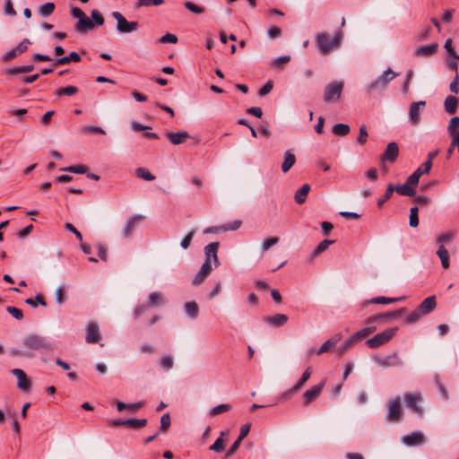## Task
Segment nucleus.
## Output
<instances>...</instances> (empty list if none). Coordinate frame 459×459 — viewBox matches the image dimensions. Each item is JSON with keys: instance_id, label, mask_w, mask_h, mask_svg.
Returning a JSON list of instances; mask_svg holds the SVG:
<instances>
[{"instance_id": "nucleus-1", "label": "nucleus", "mask_w": 459, "mask_h": 459, "mask_svg": "<svg viewBox=\"0 0 459 459\" xmlns=\"http://www.w3.org/2000/svg\"><path fill=\"white\" fill-rule=\"evenodd\" d=\"M219 247L220 244L218 242H212L204 247L205 259L199 272L196 273L193 284L199 285L203 283L212 271L220 265L217 255Z\"/></svg>"}, {"instance_id": "nucleus-2", "label": "nucleus", "mask_w": 459, "mask_h": 459, "mask_svg": "<svg viewBox=\"0 0 459 459\" xmlns=\"http://www.w3.org/2000/svg\"><path fill=\"white\" fill-rule=\"evenodd\" d=\"M219 247L220 244L218 242H212L204 247L205 259L199 272L196 273L193 284L199 285L203 283L212 271L220 265L217 255Z\"/></svg>"}, {"instance_id": "nucleus-3", "label": "nucleus", "mask_w": 459, "mask_h": 459, "mask_svg": "<svg viewBox=\"0 0 459 459\" xmlns=\"http://www.w3.org/2000/svg\"><path fill=\"white\" fill-rule=\"evenodd\" d=\"M342 39L343 33L342 31H337L333 37L325 32H319L315 38L318 51L322 55H328L333 50L339 48Z\"/></svg>"}, {"instance_id": "nucleus-4", "label": "nucleus", "mask_w": 459, "mask_h": 459, "mask_svg": "<svg viewBox=\"0 0 459 459\" xmlns=\"http://www.w3.org/2000/svg\"><path fill=\"white\" fill-rule=\"evenodd\" d=\"M374 331L375 327H365L352 334L349 339L345 341H343L342 333H336L331 338L326 340L323 344H337L341 342H343V344H354L356 342H361Z\"/></svg>"}, {"instance_id": "nucleus-5", "label": "nucleus", "mask_w": 459, "mask_h": 459, "mask_svg": "<svg viewBox=\"0 0 459 459\" xmlns=\"http://www.w3.org/2000/svg\"><path fill=\"white\" fill-rule=\"evenodd\" d=\"M47 346H14L7 353L14 358L30 359L43 354Z\"/></svg>"}, {"instance_id": "nucleus-6", "label": "nucleus", "mask_w": 459, "mask_h": 459, "mask_svg": "<svg viewBox=\"0 0 459 459\" xmlns=\"http://www.w3.org/2000/svg\"><path fill=\"white\" fill-rule=\"evenodd\" d=\"M397 76L398 74L394 72L391 68H387L380 76L368 83L366 86V90L368 93L375 91H382L385 89L388 83Z\"/></svg>"}, {"instance_id": "nucleus-7", "label": "nucleus", "mask_w": 459, "mask_h": 459, "mask_svg": "<svg viewBox=\"0 0 459 459\" xmlns=\"http://www.w3.org/2000/svg\"><path fill=\"white\" fill-rule=\"evenodd\" d=\"M343 87V81H334L327 84L325 88L324 100L325 102H331L340 100Z\"/></svg>"}, {"instance_id": "nucleus-8", "label": "nucleus", "mask_w": 459, "mask_h": 459, "mask_svg": "<svg viewBox=\"0 0 459 459\" xmlns=\"http://www.w3.org/2000/svg\"><path fill=\"white\" fill-rule=\"evenodd\" d=\"M403 418V411L400 397L388 401L385 419L390 422H398Z\"/></svg>"}, {"instance_id": "nucleus-9", "label": "nucleus", "mask_w": 459, "mask_h": 459, "mask_svg": "<svg viewBox=\"0 0 459 459\" xmlns=\"http://www.w3.org/2000/svg\"><path fill=\"white\" fill-rule=\"evenodd\" d=\"M406 406L419 416L424 414V408L420 405L422 395L420 393H408L404 394Z\"/></svg>"}, {"instance_id": "nucleus-10", "label": "nucleus", "mask_w": 459, "mask_h": 459, "mask_svg": "<svg viewBox=\"0 0 459 459\" xmlns=\"http://www.w3.org/2000/svg\"><path fill=\"white\" fill-rule=\"evenodd\" d=\"M112 16L117 21V30L120 33H130L138 29L137 22H128L119 12H113Z\"/></svg>"}, {"instance_id": "nucleus-11", "label": "nucleus", "mask_w": 459, "mask_h": 459, "mask_svg": "<svg viewBox=\"0 0 459 459\" xmlns=\"http://www.w3.org/2000/svg\"><path fill=\"white\" fill-rule=\"evenodd\" d=\"M425 106H426V101H424V100H420V101H415V102L411 103V105L409 107V111H408V119L411 126H415L420 123L421 110L425 108Z\"/></svg>"}, {"instance_id": "nucleus-12", "label": "nucleus", "mask_w": 459, "mask_h": 459, "mask_svg": "<svg viewBox=\"0 0 459 459\" xmlns=\"http://www.w3.org/2000/svg\"><path fill=\"white\" fill-rule=\"evenodd\" d=\"M447 133L452 140V147H457L459 152V117H454L449 120Z\"/></svg>"}, {"instance_id": "nucleus-13", "label": "nucleus", "mask_w": 459, "mask_h": 459, "mask_svg": "<svg viewBox=\"0 0 459 459\" xmlns=\"http://www.w3.org/2000/svg\"><path fill=\"white\" fill-rule=\"evenodd\" d=\"M396 331V328L385 329L383 332L376 334L373 338L368 340L366 344H384L392 340Z\"/></svg>"}, {"instance_id": "nucleus-14", "label": "nucleus", "mask_w": 459, "mask_h": 459, "mask_svg": "<svg viewBox=\"0 0 459 459\" xmlns=\"http://www.w3.org/2000/svg\"><path fill=\"white\" fill-rule=\"evenodd\" d=\"M11 372L17 377V387L20 390L27 392L30 389L31 383L22 369L13 368Z\"/></svg>"}, {"instance_id": "nucleus-15", "label": "nucleus", "mask_w": 459, "mask_h": 459, "mask_svg": "<svg viewBox=\"0 0 459 459\" xmlns=\"http://www.w3.org/2000/svg\"><path fill=\"white\" fill-rule=\"evenodd\" d=\"M86 342L89 343L100 341V327L97 323L90 322L86 327Z\"/></svg>"}, {"instance_id": "nucleus-16", "label": "nucleus", "mask_w": 459, "mask_h": 459, "mask_svg": "<svg viewBox=\"0 0 459 459\" xmlns=\"http://www.w3.org/2000/svg\"><path fill=\"white\" fill-rule=\"evenodd\" d=\"M399 154V148L396 143H389L386 146L385 151L382 154V161L394 162Z\"/></svg>"}, {"instance_id": "nucleus-17", "label": "nucleus", "mask_w": 459, "mask_h": 459, "mask_svg": "<svg viewBox=\"0 0 459 459\" xmlns=\"http://www.w3.org/2000/svg\"><path fill=\"white\" fill-rule=\"evenodd\" d=\"M324 386L325 382L323 381L320 384L316 385L311 388L307 389L303 394L305 404H308L314 400H316L320 395Z\"/></svg>"}, {"instance_id": "nucleus-18", "label": "nucleus", "mask_w": 459, "mask_h": 459, "mask_svg": "<svg viewBox=\"0 0 459 459\" xmlns=\"http://www.w3.org/2000/svg\"><path fill=\"white\" fill-rule=\"evenodd\" d=\"M143 221V216L142 215H134L133 217H131L126 223L123 230H122V236L123 238H128L130 237L134 229L136 228L137 225H139L141 223V221Z\"/></svg>"}, {"instance_id": "nucleus-19", "label": "nucleus", "mask_w": 459, "mask_h": 459, "mask_svg": "<svg viewBox=\"0 0 459 459\" xmlns=\"http://www.w3.org/2000/svg\"><path fill=\"white\" fill-rule=\"evenodd\" d=\"M424 441L425 437L420 431H414L403 437V442L409 446L421 445Z\"/></svg>"}, {"instance_id": "nucleus-20", "label": "nucleus", "mask_w": 459, "mask_h": 459, "mask_svg": "<svg viewBox=\"0 0 459 459\" xmlns=\"http://www.w3.org/2000/svg\"><path fill=\"white\" fill-rule=\"evenodd\" d=\"M166 298L163 293L153 291L147 298V305L149 307H158L166 304Z\"/></svg>"}, {"instance_id": "nucleus-21", "label": "nucleus", "mask_w": 459, "mask_h": 459, "mask_svg": "<svg viewBox=\"0 0 459 459\" xmlns=\"http://www.w3.org/2000/svg\"><path fill=\"white\" fill-rule=\"evenodd\" d=\"M165 135L169 140V142L174 145L181 144L190 138V135L186 131H181L177 133L168 131L165 133Z\"/></svg>"}, {"instance_id": "nucleus-22", "label": "nucleus", "mask_w": 459, "mask_h": 459, "mask_svg": "<svg viewBox=\"0 0 459 459\" xmlns=\"http://www.w3.org/2000/svg\"><path fill=\"white\" fill-rule=\"evenodd\" d=\"M264 322L272 326L280 327L288 322V316L284 314H274L264 317Z\"/></svg>"}, {"instance_id": "nucleus-23", "label": "nucleus", "mask_w": 459, "mask_h": 459, "mask_svg": "<svg viewBox=\"0 0 459 459\" xmlns=\"http://www.w3.org/2000/svg\"><path fill=\"white\" fill-rule=\"evenodd\" d=\"M438 48L437 43H431L428 45H423L419 47L415 50V55L419 56H433Z\"/></svg>"}, {"instance_id": "nucleus-24", "label": "nucleus", "mask_w": 459, "mask_h": 459, "mask_svg": "<svg viewBox=\"0 0 459 459\" xmlns=\"http://www.w3.org/2000/svg\"><path fill=\"white\" fill-rule=\"evenodd\" d=\"M437 306L435 296L426 298L418 307L420 311L425 316L432 312Z\"/></svg>"}, {"instance_id": "nucleus-25", "label": "nucleus", "mask_w": 459, "mask_h": 459, "mask_svg": "<svg viewBox=\"0 0 459 459\" xmlns=\"http://www.w3.org/2000/svg\"><path fill=\"white\" fill-rule=\"evenodd\" d=\"M296 157L290 151H286L284 153V160L281 164V170L287 173L295 164Z\"/></svg>"}, {"instance_id": "nucleus-26", "label": "nucleus", "mask_w": 459, "mask_h": 459, "mask_svg": "<svg viewBox=\"0 0 459 459\" xmlns=\"http://www.w3.org/2000/svg\"><path fill=\"white\" fill-rule=\"evenodd\" d=\"M309 191H310V186L308 184L303 185L295 193V195H294L295 202L299 204H302L303 203H305Z\"/></svg>"}, {"instance_id": "nucleus-27", "label": "nucleus", "mask_w": 459, "mask_h": 459, "mask_svg": "<svg viewBox=\"0 0 459 459\" xmlns=\"http://www.w3.org/2000/svg\"><path fill=\"white\" fill-rule=\"evenodd\" d=\"M185 313L191 318H196L199 314V307L195 301H188L184 305Z\"/></svg>"}, {"instance_id": "nucleus-28", "label": "nucleus", "mask_w": 459, "mask_h": 459, "mask_svg": "<svg viewBox=\"0 0 459 459\" xmlns=\"http://www.w3.org/2000/svg\"><path fill=\"white\" fill-rule=\"evenodd\" d=\"M81 56L77 52H71L69 56L56 58L55 60V64L58 65H63L69 64L70 62H80Z\"/></svg>"}, {"instance_id": "nucleus-29", "label": "nucleus", "mask_w": 459, "mask_h": 459, "mask_svg": "<svg viewBox=\"0 0 459 459\" xmlns=\"http://www.w3.org/2000/svg\"><path fill=\"white\" fill-rule=\"evenodd\" d=\"M437 255H438V257L441 261L442 267L444 269H447L450 265V259H449L448 251L446 249L444 245L439 246V247L437 251Z\"/></svg>"}, {"instance_id": "nucleus-30", "label": "nucleus", "mask_w": 459, "mask_h": 459, "mask_svg": "<svg viewBox=\"0 0 459 459\" xmlns=\"http://www.w3.org/2000/svg\"><path fill=\"white\" fill-rule=\"evenodd\" d=\"M93 28V22L91 21L86 15L79 20L76 24V30L79 32H85L87 30H92Z\"/></svg>"}, {"instance_id": "nucleus-31", "label": "nucleus", "mask_w": 459, "mask_h": 459, "mask_svg": "<svg viewBox=\"0 0 459 459\" xmlns=\"http://www.w3.org/2000/svg\"><path fill=\"white\" fill-rule=\"evenodd\" d=\"M457 105H458L457 99L454 96H448L445 100V103H444L445 110L450 115H453L456 112Z\"/></svg>"}, {"instance_id": "nucleus-32", "label": "nucleus", "mask_w": 459, "mask_h": 459, "mask_svg": "<svg viewBox=\"0 0 459 459\" xmlns=\"http://www.w3.org/2000/svg\"><path fill=\"white\" fill-rule=\"evenodd\" d=\"M394 191L404 196H414L416 194L415 188L410 185H407V182L402 186H394Z\"/></svg>"}, {"instance_id": "nucleus-33", "label": "nucleus", "mask_w": 459, "mask_h": 459, "mask_svg": "<svg viewBox=\"0 0 459 459\" xmlns=\"http://www.w3.org/2000/svg\"><path fill=\"white\" fill-rule=\"evenodd\" d=\"M334 242H335V240H329V239L323 240L313 250V252L311 253V256L314 258V257L319 255L320 254L325 252L329 247V246L333 245Z\"/></svg>"}, {"instance_id": "nucleus-34", "label": "nucleus", "mask_w": 459, "mask_h": 459, "mask_svg": "<svg viewBox=\"0 0 459 459\" xmlns=\"http://www.w3.org/2000/svg\"><path fill=\"white\" fill-rule=\"evenodd\" d=\"M78 88L76 86H67L64 88H59L55 91V95L60 96H73L78 92Z\"/></svg>"}, {"instance_id": "nucleus-35", "label": "nucleus", "mask_w": 459, "mask_h": 459, "mask_svg": "<svg viewBox=\"0 0 459 459\" xmlns=\"http://www.w3.org/2000/svg\"><path fill=\"white\" fill-rule=\"evenodd\" d=\"M444 48L446 49L447 56L449 58L459 60V55L456 53L455 48L453 47L452 39H447L446 40Z\"/></svg>"}, {"instance_id": "nucleus-36", "label": "nucleus", "mask_w": 459, "mask_h": 459, "mask_svg": "<svg viewBox=\"0 0 459 459\" xmlns=\"http://www.w3.org/2000/svg\"><path fill=\"white\" fill-rule=\"evenodd\" d=\"M54 10H55V4L52 2H49V3H46L44 4H41L39 7V13L42 17H48L53 13Z\"/></svg>"}, {"instance_id": "nucleus-37", "label": "nucleus", "mask_w": 459, "mask_h": 459, "mask_svg": "<svg viewBox=\"0 0 459 459\" xmlns=\"http://www.w3.org/2000/svg\"><path fill=\"white\" fill-rule=\"evenodd\" d=\"M290 60V56H279V57H276L275 59H273L270 65L272 68H274V69H281L283 67L284 65H286L287 63H289Z\"/></svg>"}, {"instance_id": "nucleus-38", "label": "nucleus", "mask_w": 459, "mask_h": 459, "mask_svg": "<svg viewBox=\"0 0 459 459\" xmlns=\"http://www.w3.org/2000/svg\"><path fill=\"white\" fill-rule=\"evenodd\" d=\"M333 133L335 135L345 136L350 133V126L346 124H336L333 126Z\"/></svg>"}, {"instance_id": "nucleus-39", "label": "nucleus", "mask_w": 459, "mask_h": 459, "mask_svg": "<svg viewBox=\"0 0 459 459\" xmlns=\"http://www.w3.org/2000/svg\"><path fill=\"white\" fill-rule=\"evenodd\" d=\"M311 376V368H307L302 374L300 379L298 381V383L293 386L292 391L297 392L299 390L305 383L309 379Z\"/></svg>"}, {"instance_id": "nucleus-40", "label": "nucleus", "mask_w": 459, "mask_h": 459, "mask_svg": "<svg viewBox=\"0 0 459 459\" xmlns=\"http://www.w3.org/2000/svg\"><path fill=\"white\" fill-rule=\"evenodd\" d=\"M419 208L417 206L411 207L410 209V216H409V225L411 228H416L419 225Z\"/></svg>"}, {"instance_id": "nucleus-41", "label": "nucleus", "mask_w": 459, "mask_h": 459, "mask_svg": "<svg viewBox=\"0 0 459 459\" xmlns=\"http://www.w3.org/2000/svg\"><path fill=\"white\" fill-rule=\"evenodd\" d=\"M404 298L403 297H401V298H385V297H377V298H373L370 302L373 303V304H390V303H394V302H396V301H400L402 299H403Z\"/></svg>"}, {"instance_id": "nucleus-42", "label": "nucleus", "mask_w": 459, "mask_h": 459, "mask_svg": "<svg viewBox=\"0 0 459 459\" xmlns=\"http://www.w3.org/2000/svg\"><path fill=\"white\" fill-rule=\"evenodd\" d=\"M231 409L230 404H220L211 409L210 415L215 416L229 411Z\"/></svg>"}, {"instance_id": "nucleus-43", "label": "nucleus", "mask_w": 459, "mask_h": 459, "mask_svg": "<svg viewBox=\"0 0 459 459\" xmlns=\"http://www.w3.org/2000/svg\"><path fill=\"white\" fill-rule=\"evenodd\" d=\"M136 176L140 178H143L147 181H152L155 178V177L146 169L139 168L135 170Z\"/></svg>"}, {"instance_id": "nucleus-44", "label": "nucleus", "mask_w": 459, "mask_h": 459, "mask_svg": "<svg viewBox=\"0 0 459 459\" xmlns=\"http://www.w3.org/2000/svg\"><path fill=\"white\" fill-rule=\"evenodd\" d=\"M279 240H280V238L278 237H273V238L264 239L262 242V246H261L263 253H265L269 248H271L272 247L276 245L279 242Z\"/></svg>"}, {"instance_id": "nucleus-45", "label": "nucleus", "mask_w": 459, "mask_h": 459, "mask_svg": "<svg viewBox=\"0 0 459 459\" xmlns=\"http://www.w3.org/2000/svg\"><path fill=\"white\" fill-rule=\"evenodd\" d=\"M394 192V186L392 184H389L387 186L386 191L384 195V196L377 201V205L382 206L387 200H389Z\"/></svg>"}, {"instance_id": "nucleus-46", "label": "nucleus", "mask_w": 459, "mask_h": 459, "mask_svg": "<svg viewBox=\"0 0 459 459\" xmlns=\"http://www.w3.org/2000/svg\"><path fill=\"white\" fill-rule=\"evenodd\" d=\"M424 315L420 311V309L417 307L415 310H413L411 313H410L406 317V323L407 324H413L419 321L421 316Z\"/></svg>"}, {"instance_id": "nucleus-47", "label": "nucleus", "mask_w": 459, "mask_h": 459, "mask_svg": "<svg viewBox=\"0 0 459 459\" xmlns=\"http://www.w3.org/2000/svg\"><path fill=\"white\" fill-rule=\"evenodd\" d=\"M82 132L84 134H106V131L102 127L97 126H85L82 128Z\"/></svg>"}, {"instance_id": "nucleus-48", "label": "nucleus", "mask_w": 459, "mask_h": 459, "mask_svg": "<svg viewBox=\"0 0 459 459\" xmlns=\"http://www.w3.org/2000/svg\"><path fill=\"white\" fill-rule=\"evenodd\" d=\"M142 405H143L142 403L126 404V403H125L123 402H118L117 404V408L118 411H124L126 409H129V410L134 411V410L139 409Z\"/></svg>"}, {"instance_id": "nucleus-49", "label": "nucleus", "mask_w": 459, "mask_h": 459, "mask_svg": "<svg viewBox=\"0 0 459 459\" xmlns=\"http://www.w3.org/2000/svg\"><path fill=\"white\" fill-rule=\"evenodd\" d=\"M368 134L366 126H361L359 127V136L357 138V143L359 145H364L368 140Z\"/></svg>"}, {"instance_id": "nucleus-50", "label": "nucleus", "mask_w": 459, "mask_h": 459, "mask_svg": "<svg viewBox=\"0 0 459 459\" xmlns=\"http://www.w3.org/2000/svg\"><path fill=\"white\" fill-rule=\"evenodd\" d=\"M185 7L188 11H190L195 14H202L204 12V8H203L190 1H187L185 3Z\"/></svg>"}, {"instance_id": "nucleus-51", "label": "nucleus", "mask_w": 459, "mask_h": 459, "mask_svg": "<svg viewBox=\"0 0 459 459\" xmlns=\"http://www.w3.org/2000/svg\"><path fill=\"white\" fill-rule=\"evenodd\" d=\"M45 340L41 336L37 334H30L25 339L24 344H43Z\"/></svg>"}, {"instance_id": "nucleus-52", "label": "nucleus", "mask_w": 459, "mask_h": 459, "mask_svg": "<svg viewBox=\"0 0 459 459\" xmlns=\"http://www.w3.org/2000/svg\"><path fill=\"white\" fill-rule=\"evenodd\" d=\"M224 432L221 433V437H219L215 442L210 446V449L215 452H221L224 450V440L222 439V435Z\"/></svg>"}, {"instance_id": "nucleus-53", "label": "nucleus", "mask_w": 459, "mask_h": 459, "mask_svg": "<svg viewBox=\"0 0 459 459\" xmlns=\"http://www.w3.org/2000/svg\"><path fill=\"white\" fill-rule=\"evenodd\" d=\"M61 170L77 173V174H84L87 171V167L84 165L69 166V167L61 169Z\"/></svg>"}, {"instance_id": "nucleus-54", "label": "nucleus", "mask_w": 459, "mask_h": 459, "mask_svg": "<svg viewBox=\"0 0 459 459\" xmlns=\"http://www.w3.org/2000/svg\"><path fill=\"white\" fill-rule=\"evenodd\" d=\"M432 167L430 161H425L420 167H419L414 172L420 178L423 174H428Z\"/></svg>"}, {"instance_id": "nucleus-55", "label": "nucleus", "mask_w": 459, "mask_h": 459, "mask_svg": "<svg viewBox=\"0 0 459 459\" xmlns=\"http://www.w3.org/2000/svg\"><path fill=\"white\" fill-rule=\"evenodd\" d=\"M127 426L132 428H142L146 425V419H131L126 420Z\"/></svg>"}, {"instance_id": "nucleus-56", "label": "nucleus", "mask_w": 459, "mask_h": 459, "mask_svg": "<svg viewBox=\"0 0 459 459\" xmlns=\"http://www.w3.org/2000/svg\"><path fill=\"white\" fill-rule=\"evenodd\" d=\"M6 310L17 320H22L23 318L22 311L15 307H7Z\"/></svg>"}, {"instance_id": "nucleus-57", "label": "nucleus", "mask_w": 459, "mask_h": 459, "mask_svg": "<svg viewBox=\"0 0 459 459\" xmlns=\"http://www.w3.org/2000/svg\"><path fill=\"white\" fill-rule=\"evenodd\" d=\"M170 426V416L169 413H165L160 419V430L167 431Z\"/></svg>"}, {"instance_id": "nucleus-58", "label": "nucleus", "mask_w": 459, "mask_h": 459, "mask_svg": "<svg viewBox=\"0 0 459 459\" xmlns=\"http://www.w3.org/2000/svg\"><path fill=\"white\" fill-rule=\"evenodd\" d=\"M20 54L18 53L16 48H12L11 50L7 51L3 56H2V61L4 62H7V61H10L13 58H15L16 56H18Z\"/></svg>"}, {"instance_id": "nucleus-59", "label": "nucleus", "mask_w": 459, "mask_h": 459, "mask_svg": "<svg viewBox=\"0 0 459 459\" xmlns=\"http://www.w3.org/2000/svg\"><path fill=\"white\" fill-rule=\"evenodd\" d=\"M195 231L193 230L191 232H189L181 241L180 243V246L182 247V248L184 249H187L191 244V241L194 238V235H195Z\"/></svg>"}, {"instance_id": "nucleus-60", "label": "nucleus", "mask_w": 459, "mask_h": 459, "mask_svg": "<svg viewBox=\"0 0 459 459\" xmlns=\"http://www.w3.org/2000/svg\"><path fill=\"white\" fill-rule=\"evenodd\" d=\"M4 11L6 15H10V16L16 15V12L13 6V3L11 0H5Z\"/></svg>"}, {"instance_id": "nucleus-61", "label": "nucleus", "mask_w": 459, "mask_h": 459, "mask_svg": "<svg viewBox=\"0 0 459 459\" xmlns=\"http://www.w3.org/2000/svg\"><path fill=\"white\" fill-rule=\"evenodd\" d=\"M91 17L97 25L100 26L104 23V18L98 10L91 11Z\"/></svg>"}, {"instance_id": "nucleus-62", "label": "nucleus", "mask_w": 459, "mask_h": 459, "mask_svg": "<svg viewBox=\"0 0 459 459\" xmlns=\"http://www.w3.org/2000/svg\"><path fill=\"white\" fill-rule=\"evenodd\" d=\"M30 44V39H24L15 48H16L18 53L21 55V54L24 53L28 49V47H29Z\"/></svg>"}, {"instance_id": "nucleus-63", "label": "nucleus", "mask_w": 459, "mask_h": 459, "mask_svg": "<svg viewBox=\"0 0 459 459\" xmlns=\"http://www.w3.org/2000/svg\"><path fill=\"white\" fill-rule=\"evenodd\" d=\"M161 43H177L178 38L174 34L167 33L164 36H162L160 39Z\"/></svg>"}, {"instance_id": "nucleus-64", "label": "nucleus", "mask_w": 459, "mask_h": 459, "mask_svg": "<svg viewBox=\"0 0 459 459\" xmlns=\"http://www.w3.org/2000/svg\"><path fill=\"white\" fill-rule=\"evenodd\" d=\"M273 82L272 81H268L258 91V94L260 96H265L266 94H268L272 89H273Z\"/></svg>"}]
</instances>
